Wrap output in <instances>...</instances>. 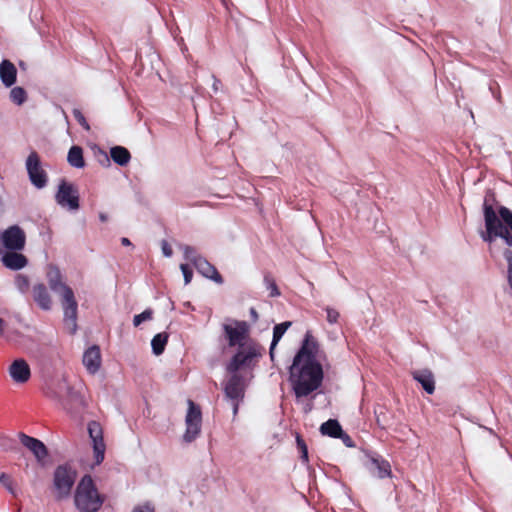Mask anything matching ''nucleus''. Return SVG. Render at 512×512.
I'll return each mask as SVG.
<instances>
[{
	"mask_svg": "<svg viewBox=\"0 0 512 512\" xmlns=\"http://www.w3.org/2000/svg\"><path fill=\"white\" fill-rule=\"evenodd\" d=\"M291 324L292 323L290 321H285V322H282V323L274 326L273 339H272L270 351H269V354H270V357L272 360L274 359V350H275L276 345L278 344V342L280 341V339L282 338L284 333L287 331V329L291 326Z\"/></svg>",
	"mask_w": 512,
	"mask_h": 512,
	"instance_id": "a878e982",
	"label": "nucleus"
},
{
	"mask_svg": "<svg viewBox=\"0 0 512 512\" xmlns=\"http://www.w3.org/2000/svg\"><path fill=\"white\" fill-rule=\"evenodd\" d=\"M10 99L17 105L23 104L27 99V93L22 87H14L10 91Z\"/></svg>",
	"mask_w": 512,
	"mask_h": 512,
	"instance_id": "c756f323",
	"label": "nucleus"
},
{
	"mask_svg": "<svg viewBox=\"0 0 512 512\" xmlns=\"http://www.w3.org/2000/svg\"><path fill=\"white\" fill-rule=\"evenodd\" d=\"M67 161L72 167L83 168L85 166L83 149L80 146H72L68 152Z\"/></svg>",
	"mask_w": 512,
	"mask_h": 512,
	"instance_id": "bb28decb",
	"label": "nucleus"
},
{
	"mask_svg": "<svg viewBox=\"0 0 512 512\" xmlns=\"http://www.w3.org/2000/svg\"><path fill=\"white\" fill-rule=\"evenodd\" d=\"M168 334L165 332L156 334L151 341L152 351L155 355H161L164 350L165 346L168 342Z\"/></svg>",
	"mask_w": 512,
	"mask_h": 512,
	"instance_id": "c85d7f7f",
	"label": "nucleus"
},
{
	"mask_svg": "<svg viewBox=\"0 0 512 512\" xmlns=\"http://www.w3.org/2000/svg\"><path fill=\"white\" fill-rule=\"evenodd\" d=\"M31 293L34 302L40 309L49 311L52 308V298L44 283L35 284Z\"/></svg>",
	"mask_w": 512,
	"mask_h": 512,
	"instance_id": "a211bd4d",
	"label": "nucleus"
},
{
	"mask_svg": "<svg viewBox=\"0 0 512 512\" xmlns=\"http://www.w3.org/2000/svg\"><path fill=\"white\" fill-rule=\"evenodd\" d=\"M289 381L296 398H302L316 391L323 381V369L319 362L304 361L300 365L292 363Z\"/></svg>",
	"mask_w": 512,
	"mask_h": 512,
	"instance_id": "f257e3e1",
	"label": "nucleus"
},
{
	"mask_svg": "<svg viewBox=\"0 0 512 512\" xmlns=\"http://www.w3.org/2000/svg\"><path fill=\"white\" fill-rule=\"evenodd\" d=\"M99 218H100V220H101L102 222H105V221L107 220V216H106L105 214H103V213H101V214L99 215Z\"/></svg>",
	"mask_w": 512,
	"mask_h": 512,
	"instance_id": "49530a36",
	"label": "nucleus"
},
{
	"mask_svg": "<svg viewBox=\"0 0 512 512\" xmlns=\"http://www.w3.org/2000/svg\"><path fill=\"white\" fill-rule=\"evenodd\" d=\"M496 204V195L493 190L486 191L483 201V213L485 220V227L487 231H494V225L498 224V216L496 214L494 205Z\"/></svg>",
	"mask_w": 512,
	"mask_h": 512,
	"instance_id": "2eb2a0df",
	"label": "nucleus"
},
{
	"mask_svg": "<svg viewBox=\"0 0 512 512\" xmlns=\"http://www.w3.org/2000/svg\"><path fill=\"white\" fill-rule=\"evenodd\" d=\"M61 303L64 310V321L70 330V333L74 334L77 328V310L78 304L74 296V292L70 287H65L64 295L61 297Z\"/></svg>",
	"mask_w": 512,
	"mask_h": 512,
	"instance_id": "9d476101",
	"label": "nucleus"
},
{
	"mask_svg": "<svg viewBox=\"0 0 512 512\" xmlns=\"http://www.w3.org/2000/svg\"><path fill=\"white\" fill-rule=\"evenodd\" d=\"M110 156L112 160L120 166L127 165L131 159L130 152L123 146L112 147L110 150Z\"/></svg>",
	"mask_w": 512,
	"mask_h": 512,
	"instance_id": "393cba45",
	"label": "nucleus"
},
{
	"mask_svg": "<svg viewBox=\"0 0 512 512\" xmlns=\"http://www.w3.org/2000/svg\"><path fill=\"white\" fill-rule=\"evenodd\" d=\"M184 257L186 260L190 261L194 266L198 263V259L203 258V256L198 254L196 249L192 246L184 247Z\"/></svg>",
	"mask_w": 512,
	"mask_h": 512,
	"instance_id": "473e14b6",
	"label": "nucleus"
},
{
	"mask_svg": "<svg viewBox=\"0 0 512 512\" xmlns=\"http://www.w3.org/2000/svg\"><path fill=\"white\" fill-rule=\"evenodd\" d=\"M326 313H327V321L330 323V324H335L338 322V319L340 317V314L339 312L334 309V308H331V307H326Z\"/></svg>",
	"mask_w": 512,
	"mask_h": 512,
	"instance_id": "e433bc0d",
	"label": "nucleus"
},
{
	"mask_svg": "<svg viewBox=\"0 0 512 512\" xmlns=\"http://www.w3.org/2000/svg\"><path fill=\"white\" fill-rule=\"evenodd\" d=\"M180 269L183 273V276H184V282L185 284H189L192 280V277H193V271L192 269L189 267L188 264H181L180 265Z\"/></svg>",
	"mask_w": 512,
	"mask_h": 512,
	"instance_id": "4c0bfd02",
	"label": "nucleus"
},
{
	"mask_svg": "<svg viewBox=\"0 0 512 512\" xmlns=\"http://www.w3.org/2000/svg\"><path fill=\"white\" fill-rule=\"evenodd\" d=\"M318 349V342L313 337L311 332L307 331L302 342L301 348L296 353L293 359L295 366L304 363V361L318 362L316 360Z\"/></svg>",
	"mask_w": 512,
	"mask_h": 512,
	"instance_id": "ddd939ff",
	"label": "nucleus"
},
{
	"mask_svg": "<svg viewBox=\"0 0 512 512\" xmlns=\"http://www.w3.org/2000/svg\"><path fill=\"white\" fill-rule=\"evenodd\" d=\"M342 439H343L344 443H345L348 447H352V446H353L351 438H350L347 434H345L344 432H343V437H342Z\"/></svg>",
	"mask_w": 512,
	"mask_h": 512,
	"instance_id": "c03bdc74",
	"label": "nucleus"
},
{
	"mask_svg": "<svg viewBox=\"0 0 512 512\" xmlns=\"http://www.w3.org/2000/svg\"><path fill=\"white\" fill-rule=\"evenodd\" d=\"M2 262L5 267L11 270H20L27 265L28 260L25 255L18 253V251H8L2 256Z\"/></svg>",
	"mask_w": 512,
	"mask_h": 512,
	"instance_id": "412c9836",
	"label": "nucleus"
},
{
	"mask_svg": "<svg viewBox=\"0 0 512 512\" xmlns=\"http://www.w3.org/2000/svg\"><path fill=\"white\" fill-rule=\"evenodd\" d=\"M296 443H297V448H298L299 452L301 453L302 461L308 462V448H307L305 440L299 434H297V436H296Z\"/></svg>",
	"mask_w": 512,
	"mask_h": 512,
	"instance_id": "72a5a7b5",
	"label": "nucleus"
},
{
	"mask_svg": "<svg viewBox=\"0 0 512 512\" xmlns=\"http://www.w3.org/2000/svg\"><path fill=\"white\" fill-rule=\"evenodd\" d=\"M77 473L68 464L59 465L53 474V490L57 500L66 499L70 496L74 486Z\"/></svg>",
	"mask_w": 512,
	"mask_h": 512,
	"instance_id": "7ed1b4c3",
	"label": "nucleus"
},
{
	"mask_svg": "<svg viewBox=\"0 0 512 512\" xmlns=\"http://www.w3.org/2000/svg\"><path fill=\"white\" fill-rule=\"evenodd\" d=\"M82 362L89 374L97 373L102 362L100 348L97 345L89 347L83 354Z\"/></svg>",
	"mask_w": 512,
	"mask_h": 512,
	"instance_id": "dca6fc26",
	"label": "nucleus"
},
{
	"mask_svg": "<svg viewBox=\"0 0 512 512\" xmlns=\"http://www.w3.org/2000/svg\"><path fill=\"white\" fill-rule=\"evenodd\" d=\"M121 244L124 245V246H129V245H131V242H130V240L128 238L123 237L121 239Z\"/></svg>",
	"mask_w": 512,
	"mask_h": 512,
	"instance_id": "a18cd8bd",
	"label": "nucleus"
},
{
	"mask_svg": "<svg viewBox=\"0 0 512 512\" xmlns=\"http://www.w3.org/2000/svg\"><path fill=\"white\" fill-rule=\"evenodd\" d=\"M72 114L82 128H90L81 110L74 108Z\"/></svg>",
	"mask_w": 512,
	"mask_h": 512,
	"instance_id": "c9c22d12",
	"label": "nucleus"
},
{
	"mask_svg": "<svg viewBox=\"0 0 512 512\" xmlns=\"http://www.w3.org/2000/svg\"><path fill=\"white\" fill-rule=\"evenodd\" d=\"M9 374L15 383H26L31 377V370L28 363L20 358L12 362L9 367Z\"/></svg>",
	"mask_w": 512,
	"mask_h": 512,
	"instance_id": "f3484780",
	"label": "nucleus"
},
{
	"mask_svg": "<svg viewBox=\"0 0 512 512\" xmlns=\"http://www.w3.org/2000/svg\"><path fill=\"white\" fill-rule=\"evenodd\" d=\"M17 69L9 60H3L0 64V78L6 87H11L16 82Z\"/></svg>",
	"mask_w": 512,
	"mask_h": 512,
	"instance_id": "4be33fe9",
	"label": "nucleus"
},
{
	"mask_svg": "<svg viewBox=\"0 0 512 512\" xmlns=\"http://www.w3.org/2000/svg\"><path fill=\"white\" fill-rule=\"evenodd\" d=\"M153 316V311L151 309H146L142 313L137 314L133 318L134 326H139L142 322L151 320Z\"/></svg>",
	"mask_w": 512,
	"mask_h": 512,
	"instance_id": "f704fd0d",
	"label": "nucleus"
},
{
	"mask_svg": "<svg viewBox=\"0 0 512 512\" xmlns=\"http://www.w3.org/2000/svg\"><path fill=\"white\" fill-rule=\"evenodd\" d=\"M3 320L0 318V335L3 333Z\"/></svg>",
	"mask_w": 512,
	"mask_h": 512,
	"instance_id": "09e8293b",
	"label": "nucleus"
},
{
	"mask_svg": "<svg viewBox=\"0 0 512 512\" xmlns=\"http://www.w3.org/2000/svg\"><path fill=\"white\" fill-rule=\"evenodd\" d=\"M186 430L183 441L191 443L200 435L202 426V412L198 405L188 400V411L185 417Z\"/></svg>",
	"mask_w": 512,
	"mask_h": 512,
	"instance_id": "423d86ee",
	"label": "nucleus"
},
{
	"mask_svg": "<svg viewBox=\"0 0 512 512\" xmlns=\"http://www.w3.org/2000/svg\"><path fill=\"white\" fill-rule=\"evenodd\" d=\"M320 432L322 435H327L332 438H342L343 430L339 422L335 419H329L322 423L320 426Z\"/></svg>",
	"mask_w": 512,
	"mask_h": 512,
	"instance_id": "b1692460",
	"label": "nucleus"
},
{
	"mask_svg": "<svg viewBox=\"0 0 512 512\" xmlns=\"http://www.w3.org/2000/svg\"><path fill=\"white\" fill-rule=\"evenodd\" d=\"M223 338L227 341L228 347L242 348L249 337L250 327L246 321L234 320L232 323L222 325Z\"/></svg>",
	"mask_w": 512,
	"mask_h": 512,
	"instance_id": "39448f33",
	"label": "nucleus"
},
{
	"mask_svg": "<svg viewBox=\"0 0 512 512\" xmlns=\"http://www.w3.org/2000/svg\"><path fill=\"white\" fill-rule=\"evenodd\" d=\"M251 314H252V316H253L255 319H257L258 315H257V312H256V310H255L254 308H252V309H251Z\"/></svg>",
	"mask_w": 512,
	"mask_h": 512,
	"instance_id": "de8ad7c7",
	"label": "nucleus"
},
{
	"mask_svg": "<svg viewBox=\"0 0 512 512\" xmlns=\"http://www.w3.org/2000/svg\"><path fill=\"white\" fill-rule=\"evenodd\" d=\"M48 282H49L50 288L54 292L60 293L61 297H63L65 287H68V286L62 282L61 274H60L59 270L55 269L48 273Z\"/></svg>",
	"mask_w": 512,
	"mask_h": 512,
	"instance_id": "cd10ccee",
	"label": "nucleus"
},
{
	"mask_svg": "<svg viewBox=\"0 0 512 512\" xmlns=\"http://www.w3.org/2000/svg\"><path fill=\"white\" fill-rule=\"evenodd\" d=\"M105 501L100 494L92 477L84 475L76 486L74 504L80 512H97Z\"/></svg>",
	"mask_w": 512,
	"mask_h": 512,
	"instance_id": "f03ea898",
	"label": "nucleus"
},
{
	"mask_svg": "<svg viewBox=\"0 0 512 512\" xmlns=\"http://www.w3.org/2000/svg\"><path fill=\"white\" fill-rule=\"evenodd\" d=\"M25 166L32 185L37 189L44 188L48 183V174L43 168L40 156L36 151L30 152Z\"/></svg>",
	"mask_w": 512,
	"mask_h": 512,
	"instance_id": "0eeeda50",
	"label": "nucleus"
},
{
	"mask_svg": "<svg viewBox=\"0 0 512 512\" xmlns=\"http://www.w3.org/2000/svg\"><path fill=\"white\" fill-rule=\"evenodd\" d=\"M0 482H2L4 485H6L9 488V490H11V488L9 486L10 478L6 474H4V473L1 474Z\"/></svg>",
	"mask_w": 512,
	"mask_h": 512,
	"instance_id": "37998d69",
	"label": "nucleus"
},
{
	"mask_svg": "<svg viewBox=\"0 0 512 512\" xmlns=\"http://www.w3.org/2000/svg\"><path fill=\"white\" fill-rule=\"evenodd\" d=\"M1 241L9 251H21L26 244V234L21 227L13 225L4 230Z\"/></svg>",
	"mask_w": 512,
	"mask_h": 512,
	"instance_id": "f8f14e48",
	"label": "nucleus"
},
{
	"mask_svg": "<svg viewBox=\"0 0 512 512\" xmlns=\"http://www.w3.org/2000/svg\"><path fill=\"white\" fill-rule=\"evenodd\" d=\"M413 378L418 381L428 394L435 391V379L430 370L424 369L413 373Z\"/></svg>",
	"mask_w": 512,
	"mask_h": 512,
	"instance_id": "5701e85b",
	"label": "nucleus"
},
{
	"mask_svg": "<svg viewBox=\"0 0 512 512\" xmlns=\"http://www.w3.org/2000/svg\"><path fill=\"white\" fill-rule=\"evenodd\" d=\"M198 263L194 266L198 273L203 277L214 281L217 284H223L224 280L216 267L212 265L206 258L198 259Z\"/></svg>",
	"mask_w": 512,
	"mask_h": 512,
	"instance_id": "aec40b11",
	"label": "nucleus"
},
{
	"mask_svg": "<svg viewBox=\"0 0 512 512\" xmlns=\"http://www.w3.org/2000/svg\"><path fill=\"white\" fill-rule=\"evenodd\" d=\"M55 200L57 204L70 210H77L80 206L77 187L66 180H62L59 183Z\"/></svg>",
	"mask_w": 512,
	"mask_h": 512,
	"instance_id": "6e6552de",
	"label": "nucleus"
},
{
	"mask_svg": "<svg viewBox=\"0 0 512 512\" xmlns=\"http://www.w3.org/2000/svg\"><path fill=\"white\" fill-rule=\"evenodd\" d=\"M132 512H155V508L151 503L146 502L144 504L136 505Z\"/></svg>",
	"mask_w": 512,
	"mask_h": 512,
	"instance_id": "58836bf2",
	"label": "nucleus"
},
{
	"mask_svg": "<svg viewBox=\"0 0 512 512\" xmlns=\"http://www.w3.org/2000/svg\"><path fill=\"white\" fill-rule=\"evenodd\" d=\"M19 438L22 445L28 448L34 454L37 460L41 461L47 457L48 450L42 441L24 433H20Z\"/></svg>",
	"mask_w": 512,
	"mask_h": 512,
	"instance_id": "6ab92c4d",
	"label": "nucleus"
},
{
	"mask_svg": "<svg viewBox=\"0 0 512 512\" xmlns=\"http://www.w3.org/2000/svg\"><path fill=\"white\" fill-rule=\"evenodd\" d=\"M260 347L257 344L244 345L239 348L237 353L231 358L227 365V371L237 374V371L254 357L260 356Z\"/></svg>",
	"mask_w": 512,
	"mask_h": 512,
	"instance_id": "9b49d317",
	"label": "nucleus"
},
{
	"mask_svg": "<svg viewBox=\"0 0 512 512\" xmlns=\"http://www.w3.org/2000/svg\"><path fill=\"white\" fill-rule=\"evenodd\" d=\"M378 463L379 473L380 477H386L390 474V465L387 461H382L381 463Z\"/></svg>",
	"mask_w": 512,
	"mask_h": 512,
	"instance_id": "ea45409f",
	"label": "nucleus"
},
{
	"mask_svg": "<svg viewBox=\"0 0 512 512\" xmlns=\"http://www.w3.org/2000/svg\"><path fill=\"white\" fill-rule=\"evenodd\" d=\"M225 396L232 401L233 415L236 416L239 409V403L245 395L243 377L239 374H232L224 387Z\"/></svg>",
	"mask_w": 512,
	"mask_h": 512,
	"instance_id": "1a4fd4ad",
	"label": "nucleus"
},
{
	"mask_svg": "<svg viewBox=\"0 0 512 512\" xmlns=\"http://www.w3.org/2000/svg\"><path fill=\"white\" fill-rule=\"evenodd\" d=\"M15 285L21 293L25 294L30 288L29 278L26 275L18 274L15 278Z\"/></svg>",
	"mask_w": 512,
	"mask_h": 512,
	"instance_id": "2f4dec72",
	"label": "nucleus"
},
{
	"mask_svg": "<svg viewBox=\"0 0 512 512\" xmlns=\"http://www.w3.org/2000/svg\"><path fill=\"white\" fill-rule=\"evenodd\" d=\"M264 284L266 286V289L269 291L270 297H278L280 296V290L276 284L275 279L271 274H265L264 276Z\"/></svg>",
	"mask_w": 512,
	"mask_h": 512,
	"instance_id": "7c9ffc66",
	"label": "nucleus"
},
{
	"mask_svg": "<svg viewBox=\"0 0 512 512\" xmlns=\"http://www.w3.org/2000/svg\"><path fill=\"white\" fill-rule=\"evenodd\" d=\"M499 216L498 224L494 225V231H487L486 234H483V239L485 241L491 242L497 237H500L504 240L507 246H512V211L507 207L501 206L498 209Z\"/></svg>",
	"mask_w": 512,
	"mask_h": 512,
	"instance_id": "20e7f679",
	"label": "nucleus"
},
{
	"mask_svg": "<svg viewBox=\"0 0 512 512\" xmlns=\"http://www.w3.org/2000/svg\"><path fill=\"white\" fill-rule=\"evenodd\" d=\"M88 432L93 443L95 464L99 465L104 460L106 450V445L103 439V429L101 424L97 421L89 422Z\"/></svg>",
	"mask_w": 512,
	"mask_h": 512,
	"instance_id": "4468645a",
	"label": "nucleus"
},
{
	"mask_svg": "<svg viewBox=\"0 0 512 512\" xmlns=\"http://www.w3.org/2000/svg\"><path fill=\"white\" fill-rule=\"evenodd\" d=\"M504 257L508 263V271H512V250L506 249L504 251Z\"/></svg>",
	"mask_w": 512,
	"mask_h": 512,
	"instance_id": "a19ab883",
	"label": "nucleus"
},
{
	"mask_svg": "<svg viewBox=\"0 0 512 512\" xmlns=\"http://www.w3.org/2000/svg\"><path fill=\"white\" fill-rule=\"evenodd\" d=\"M162 251L166 257H170L173 254L172 248L166 241L162 242Z\"/></svg>",
	"mask_w": 512,
	"mask_h": 512,
	"instance_id": "79ce46f5",
	"label": "nucleus"
}]
</instances>
